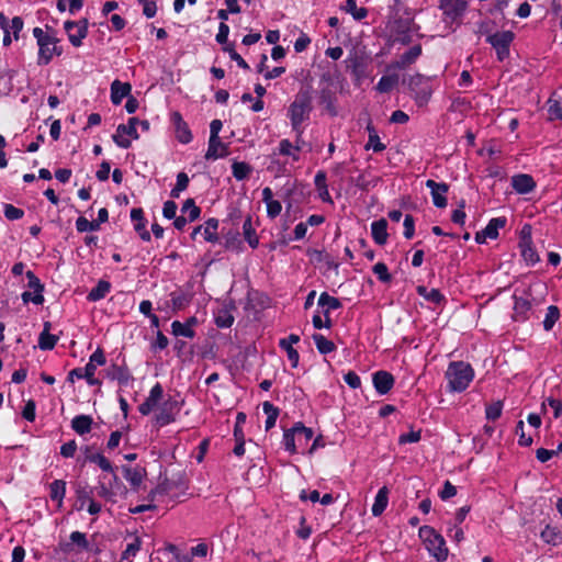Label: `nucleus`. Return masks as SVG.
<instances>
[{"instance_id":"obj_28","label":"nucleus","mask_w":562,"mask_h":562,"mask_svg":"<svg viewBox=\"0 0 562 562\" xmlns=\"http://www.w3.org/2000/svg\"><path fill=\"white\" fill-rule=\"evenodd\" d=\"M548 120L562 121V98L553 93L547 101Z\"/></svg>"},{"instance_id":"obj_12","label":"nucleus","mask_w":562,"mask_h":562,"mask_svg":"<svg viewBox=\"0 0 562 562\" xmlns=\"http://www.w3.org/2000/svg\"><path fill=\"white\" fill-rule=\"evenodd\" d=\"M423 54L420 44L413 45L405 53L401 54L396 60L391 64V68L397 70H405L414 65Z\"/></svg>"},{"instance_id":"obj_47","label":"nucleus","mask_w":562,"mask_h":562,"mask_svg":"<svg viewBox=\"0 0 562 562\" xmlns=\"http://www.w3.org/2000/svg\"><path fill=\"white\" fill-rule=\"evenodd\" d=\"M89 21L86 18H82L78 21L67 20L64 22V29L66 33H69V30L78 29V37L81 35H88Z\"/></svg>"},{"instance_id":"obj_23","label":"nucleus","mask_w":562,"mask_h":562,"mask_svg":"<svg viewBox=\"0 0 562 562\" xmlns=\"http://www.w3.org/2000/svg\"><path fill=\"white\" fill-rule=\"evenodd\" d=\"M318 102L321 105L324 106L326 112L331 117H335L338 115L336 92L333 91L330 88L325 87V88L321 89Z\"/></svg>"},{"instance_id":"obj_53","label":"nucleus","mask_w":562,"mask_h":562,"mask_svg":"<svg viewBox=\"0 0 562 562\" xmlns=\"http://www.w3.org/2000/svg\"><path fill=\"white\" fill-rule=\"evenodd\" d=\"M300 498L303 502L311 501L313 503L319 502L322 505H329L336 501V497H334V494H323L321 497V494H300Z\"/></svg>"},{"instance_id":"obj_50","label":"nucleus","mask_w":562,"mask_h":562,"mask_svg":"<svg viewBox=\"0 0 562 562\" xmlns=\"http://www.w3.org/2000/svg\"><path fill=\"white\" fill-rule=\"evenodd\" d=\"M171 333L176 337L182 336L186 338H193L195 336V331L192 328H189L188 325L181 323L179 321H173L171 324Z\"/></svg>"},{"instance_id":"obj_30","label":"nucleus","mask_w":562,"mask_h":562,"mask_svg":"<svg viewBox=\"0 0 562 562\" xmlns=\"http://www.w3.org/2000/svg\"><path fill=\"white\" fill-rule=\"evenodd\" d=\"M111 291V283L106 280H99L97 285L93 286L87 295L89 302H98L104 299Z\"/></svg>"},{"instance_id":"obj_2","label":"nucleus","mask_w":562,"mask_h":562,"mask_svg":"<svg viewBox=\"0 0 562 562\" xmlns=\"http://www.w3.org/2000/svg\"><path fill=\"white\" fill-rule=\"evenodd\" d=\"M311 88L301 89L289 105L288 117L293 131H299L303 123L310 120L313 110Z\"/></svg>"},{"instance_id":"obj_29","label":"nucleus","mask_w":562,"mask_h":562,"mask_svg":"<svg viewBox=\"0 0 562 562\" xmlns=\"http://www.w3.org/2000/svg\"><path fill=\"white\" fill-rule=\"evenodd\" d=\"M93 418L90 415H77L71 420V428L79 435L83 436L91 431Z\"/></svg>"},{"instance_id":"obj_11","label":"nucleus","mask_w":562,"mask_h":562,"mask_svg":"<svg viewBox=\"0 0 562 562\" xmlns=\"http://www.w3.org/2000/svg\"><path fill=\"white\" fill-rule=\"evenodd\" d=\"M426 188L430 190L432 203L438 209H445L448 204L447 193L449 191V184L446 182H437L432 179H428L425 183Z\"/></svg>"},{"instance_id":"obj_37","label":"nucleus","mask_w":562,"mask_h":562,"mask_svg":"<svg viewBox=\"0 0 562 562\" xmlns=\"http://www.w3.org/2000/svg\"><path fill=\"white\" fill-rule=\"evenodd\" d=\"M69 539L71 542L65 544L64 551H71L72 544H76L80 550L89 551L90 544H89L86 533L76 530L70 533Z\"/></svg>"},{"instance_id":"obj_40","label":"nucleus","mask_w":562,"mask_h":562,"mask_svg":"<svg viewBox=\"0 0 562 562\" xmlns=\"http://www.w3.org/2000/svg\"><path fill=\"white\" fill-rule=\"evenodd\" d=\"M541 540L551 546H558L561 541V531L557 527L547 525L540 532Z\"/></svg>"},{"instance_id":"obj_43","label":"nucleus","mask_w":562,"mask_h":562,"mask_svg":"<svg viewBox=\"0 0 562 562\" xmlns=\"http://www.w3.org/2000/svg\"><path fill=\"white\" fill-rule=\"evenodd\" d=\"M561 313L557 305H550L547 308V313L543 319V329L550 331L553 329L555 323L560 319Z\"/></svg>"},{"instance_id":"obj_64","label":"nucleus","mask_w":562,"mask_h":562,"mask_svg":"<svg viewBox=\"0 0 562 562\" xmlns=\"http://www.w3.org/2000/svg\"><path fill=\"white\" fill-rule=\"evenodd\" d=\"M22 417L26 419L27 422H34L36 417V404L33 400H29L23 409H22Z\"/></svg>"},{"instance_id":"obj_36","label":"nucleus","mask_w":562,"mask_h":562,"mask_svg":"<svg viewBox=\"0 0 562 562\" xmlns=\"http://www.w3.org/2000/svg\"><path fill=\"white\" fill-rule=\"evenodd\" d=\"M262 411L267 415V419L265 423L266 431L270 430L276 426L277 419L280 414L279 407L274 406L272 403L266 401L262 403Z\"/></svg>"},{"instance_id":"obj_48","label":"nucleus","mask_w":562,"mask_h":562,"mask_svg":"<svg viewBox=\"0 0 562 562\" xmlns=\"http://www.w3.org/2000/svg\"><path fill=\"white\" fill-rule=\"evenodd\" d=\"M182 213H188L189 222L196 221L201 215V209L195 204L193 199H187L182 206H181Z\"/></svg>"},{"instance_id":"obj_38","label":"nucleus","mask_w":562,"mask_h":562,"mask_svg":"<svg viewBox=\"0 0 562 562\" xmlns=\"http://www.w3.org/2000/svg\"><path fill=\"white\" fill-rule=\"evenodd\" d=\"M507 223L506 217H494L491 218L485 226L484 229H482L485 234V236H488L490 239H496L498 237V231L503 227H505Z\"/></svg>"},{"instance_id":"obj_19","label":"nucleus","mask_w":562,"mask_h":562,"mask_svg":"<svg viewBox=\"0 0 562 562\" xmlns=\"http://www.w3.org/2000/svg\"><path fill=\"white\" fill-rule=\"evenodd\" d=\"M171 122L176 128L177 139L181 144H189L192 140L193 136L189 128V125L183 120L181 113L178 111L172 112L171 113Z\"/></svg>"},{"instance_id":"obj_31","label":"nucleus","mask_w":562,"mask_h":562,"mask_svg":"<svg viewBox=\"0 0 562 562\" xmlns=\"http://www.w3.org/2000/svg\"><path fill=\"white\" fill-rule=\"evenodd\" d=\"M243 235L250 248L256 249L259 246V238L252 225L251 215H247L243 224Z\"/></svg>"},{"instance_id":"obj_6","label":"nucleus","mask_w":562,"mask_h":562,"mask_svg":"<svg viewBox=\"0 0 562 562\" xmlns=\"http://www.w3.org/2000/svg\"><path fill=\"white\" fill-rule=\"evenodd\" d=\"M407 86L419 106L428 103L431 98L432 90L428 83L427 77L422 74H415L408 78Z\"/></svg>"},{"instance_id":"obj_34","label":"nucleus","mask_w":562,"mask_h":562,"mask_svg":"<svg viewBox=\"0 0 562 562\" xmlns=\"http://www.w3.org/2000/svg\"><path fill=\"white\" fill-rule=\"evenodd\" d=\"M192 295L182 291L177 290L170 293V301L173 311L184 310L191 302Z\"/></svg>"},{"instance_id":"obj_16","label":"nucleus","mask_w":562,"mask_h":562,"mask_svg":"<svg viewBox=\"0 0 562 562\" xmlns=\"http://www.w3.org/2000/svg\"><path fill=\"white\" fill-rule=\"evenodd\" d=\"M164 389L162 385L157 382L149 391L148 397L138 406V412L143 416L149 415L158 403L162 400Z\"/></svg>"},{"instance_id":"obj_60","label":"nucleus","mask_w":562,"mask_h":562,"mask_svg":"<svg viewBox=\"0 0 562 562\" xmlns=\"http://www.w3.org/2000/svg\"><path fill=\"white\" fill-rule=\"evenodd\" d=\"M525 424L524 420H518L516 424L515 432L519 436L518 445L521 447H529L532 443V438L525 435Z\"/></svg>"},{"instance_id":"obj_41","label":"nucleus","mask_w":562,"mask_h":562,"mask_svg":"<svg viewBox=\"0 0 562 562\" xmlns=\"http://www.w3.org/2000/svg\"><path fill=\"white\" fill-rule=\"evenodd\" d=\"M312 339L321 355H328L336 350V345L322 334H313Z\"/></svg>"},{"instance_id":"obj_10","label":"nucleus","mask_w":562,"mask_h":562,"mask_svg":"<svg viewBox=\"0 0 562 562\" xmlns=\"http://www.w3.org/2000/svg\"><path fill=\"white\" fill-rule=\"evenodd\" d=\"M412 19H397L392 26L393 42L401 45H409L413 41L412 36Z\"/></svg>"},{"instance_id":"obj_15","label":"nucleus","mask_w":562,"mask_h":562,"mask_svg":"<svg viewBox=\"0 0 562 562\" xmlns=\"http://www.w3.org/2000/svg\"><path fill=\"white\" fill-rule=\"evenodd\" d=\"M220 222L217 218L211 217L207 221H205L204 224L196 226L193 232L191 233V238L195 239L196 234L202 233L204 239L207 243L215 244L220 240L217 229H218Z\"/></svg>"},{"instance_id":"obj_62","label":"nucleus","mask_w":562,"mask_h":562,"mask_svg":"<svg viewBox=\"0 0 562 562\" xmlns=\"http://www.w3.org/2000/svg\"><path fill=\"white\" fill-rule=\"evenodd\" d=\"M404 232L403 235L406 239H412L415 235V220L411 214H406L404 217Z\"/></svg>"},{"instance_id":"obj_1","label":"nucleus","mask_w":562,"mask_h":562,"mask_svg":"<svg viewBox=\"0 0 562 562\" xmlns=\"http://www.w3.org/2000/svg\"><path fill=\"white\" fill-rule=\"evenodd\" d=\"M474 369L464 361H451L445 376L448 381L447 390L453 393L465 391L474 379Z\"/></svg>"},{"instance_id":"obj_17","label":"nucleus","mask_w":562,"mask_h":562,"mask_svg":"<svg viewBox=\"0 0 562 562\" xmlns=\"http://www.w3.org/2000/svg\"><path fill=\"white\" fill-rule=\"evenodd\" d=\"M236 310L234 301L225 303L214 313V322L218 328H229L234 324L233 311Z\"/></svg>"},{"instance_id":"obj_52","label":"nucleus","mask_w":562,"mask_h":562,"mask_svg":"<svg viewBox=\"0 0 562 562\" xmlns=\"http://www.w3.org/2000/svg\"><path fill=\"white\" fill-rule=\"evenodd\" d=\"M389 494H376L371 512L374 517L383 514L389 504Z\"/></svg>"},{"instance_id":"obj_9","label":"nucleus","mask_w":562,"mask_h":562,"mask_svg":"<svg viewBox=\"0 0 562 562\" xmlns=\"http://www.w3.org/2000/svg\"><path fill=\"white\" fill-rule=\"evenodd\" d=\"M439 8L442 10L443 21L453 23L462 18L468 8V2L465 0H440Z\"/></svg>"},{"instance_id":"obj_21","label":"nucleus","mask_w":562,"mask_h":562,"mask_svg":"<svg viewBox=\"0 0 562 562\" xmlns=\"http://www.w3.org/2000/svg\"><path fill=\"white\" fill-rule=\"evenodd\" d=\"M520 255L527 266H535L540 261V257L532 244L531 236H521L519 241Z\"/></svg>"},{"instance_id":"obj_35","label":"nucleus","mask_w":562,"mask_h":562,"mask_svg":"<svg viewBox=\"0 0 562 562\" xmlns=\"http://www.w3.org/2000/svg\"><path fill=\"white\" fill-rule=\"evenodd\" d=\"M367 131L369 133V138L368 143L364 146V149H372L374 153L383 151L386 148V146L380 140L375 127L372 124H368Z\"/></svg>"},{"instance_id":"obj_57","label":"nucleus","mask_w":562,"mask_h":562,"mask_svg":"<svg viewBox=\"0 0 562 562\" xmlns=\"http://www.w3.org/2000/svg\"><path fill=\"white\" fill-rule=\"evenodd\" d=\"M502 411H503V402L496 401L486 406L485 416L488 420H496L501 417Z\"/></svg>"},{"instance_id":"obj_42","label":"nucleus","mask_w":562,"mask_h":562,"mask_svg":"<svg viewBox=\"0 0 562 562\" xmlns=\"http://www.w3.org/2000/svg\"><path fill=\"white\" fill-rule=\"evenodd\" d=\"M318 305L323 310H328V312L336 311L342 307V303L338 297L329 295L327 292H322L318 297Z\"/></svg>"},{"instance_id":"obj_18","label":"nucleus","mask_w":562,"mask_h":562,"mask_svg":"<svg viewBox=\"0 0 562 562\" xmlns=\"http://www.w3.org/2000/svg\"><path fill=\"white\" fill-rule=\"evenodd\" d=\"M105 372L109 379L116 380L121 386H127L133 381V375L124 361L122 364L112 363Z\"/></svg>"},{"instance_id":"obj_39","label":"nucleus","mask_w":562,"mask_h":562,"mask_svg":"<svg viewBox=\"0 0 562 562\" xmlns=\"http://www.w3.org/2000/svg\"><path fill=\"white\" fill-rule=\"evenodd\" d=\"M340 10L351 14L356 21H361L368 16V9L363 7L358 8L356 0H346Z\"/></svg>"},{"instance_id":"obj_24","label":"nucleus","mask_w":562,"mask_h":562,"mask_svg":"<svg viewBox=\"0 0 562 562\" xmlns=\"http://www.w3.org/2000/svg\"><path fill=\"white\" fill-rule=\"evenodd\" d=\"M132 86L128 82H122L119 79H115L111 83V94L110 99L114 105H119L122 103L124 98H128L131 95Z\"/></svg>"},{"instance_id":"obj_54","label":"nucleus","mask_w":562,"mask_h":562,"mask_svg":"<svg viewBox=\"0 0 562 562\" xmlns=\"http://www.w3.org/2000/svg\"><path fill=\"white\" fill-rule=\"evenodd\" d=\"M279 347L286 352L291 367L296 368L300 361L299 351L293 346L285 344V340H279Z\"/></svg>"},{"instance_id":"obj_26","label":"nucleus","mask_w":562,"mask_h":562,"mask_svg":"<svg viewBox=\"0 0 562 562\" xmlns=\"http://www.w3.org/2000/svg\"><path fill=\"white\" fill-rule=\"evenodd\" d=\"M228 154V146L224 144L220 137H215L214 142L212 138H209V146L205 154L206 160H216L218 158H224Z\"/></svg>"},{"instance_id":"obj_44","label":"nucleus","mask_w":562,"mask_h":562,"mask_svg":"<svg viewBox=\"0 0 562 562\" xmlns=\"http://www.w3.org/2000/svg\"><path fill=\"white\" fill-rule=\"evenodd\" d=\"M123 476L133 487H138L143 481V472L139 468L123 467Z\"/></svg>"},{"instance_id":"obj_63","label":"nucleus","mask_w":562,"mask_h":562,"mask_svg":"<svg viewBox=\"0 0 562 562\" xmlns=\"http://www.w3.org/2000/svg\"><path fill=\"white\" fill-rule=\"evenodd\" d=\"M4 216L9 221H16L24 216V211L12 204H4Z\"/></svg>"},{"instance_id":"obj_22","label":"nucleus","mask_w":562,"mask_h":562,"mask_svg":"<svg viewBox=\"0 0 562 562\" xmlns=\"http://www.w3.org/2000/svg\"><path fill=\"white\" fill-rule=\"evenodd\" d=\"M536 181L528 173H518L512 177V187L518 194H528L536 188Z\"/></svg>"},{"instance_id":"obj_3","label":"nucleus","mask_w":562,"mask_h":562,"mask_svg":"<svg viewBox=\"0 0 562 562\" xmlns=\"http://www.w3.org/2000/svg\"><path fill=\"white\" fill-rule=\"evenodd\" d=\"M418 536L423 540L427 551L438 562H443L448 558V548L446 540L430 526H422L418 530Z\"/></svg>"},{"instance_id":"obj_8","label":"nucleus","mask_w":562,"mask_h":562,"mask_svg":"<svg viewBox=\"0 0 562 562\" xmlns=\"http://www.w3.org/2000/svg\"><path fill=\"white\" fill-rule=\"evenodd\" d=\"M139 122L138 117H130L127 124H120L116 128V133L112 135L113 142L121 148L127 149L131 147L132 142L123 137V135H127L133 139H138L139 134L136 130L137 123Z\"/></svg>"},{"instance_id":"obj_49","label":"nucleus","mask_w":562,"mask_h":562,"mask_svg":"<svg viewBox=\"0 0 562 562\" xmlns=\"http://www.w3.org/2000/svg\"><path fill=\"white\" fill-rule=\"evenodd\" d=\"M295 430L297 431V442L301 446H306L314 436L312 428L305 427L303 423H295Z\"/></svg>"},{"instance_id":"obj_61","label":"nucleus","mask_w":562,"mask_h":562,"mask_svg":"<svg viewBox=\"0 0 562 562\" xmlns=\"http://www.w3.org/2000/svg\"><path fill=\"white\" fill-rule=\"evenodd\" d=\"M97 368L92 367V363H87L83 368V379L91 386L101 385V381L94 376Z\"/></svg>"},{"instance_id":"obj_5","label":"nucleus","mask_w":562,"mask_h":562,"mask_svg":"<svg viewBox=\"0 0 562 562\" xmlns=\"http://www.w3.org/2000/svg\"><path fill=\"white\" fill-rule=\"evenodd\" d=\"M514 40L513 31H501L488 34L485 41L495 49L497 60L504 61L510 55V45Z\"/></svg>"},{"instance_id":"obj_14","label":"nucleus","mask_w":562,"mask_h":562,"mask_svg":"<svg viewBox=\"0 0 562 562\" xmlns=\"http://www.w3.org/2000/svg\"><path fill=\"white\" fill-rule=\"evenodd\" d=\"M372 383L378 394L385 395L393 389L395 378L389 371L379 370L372 374Z\"/></svg>"},{"instance_id":"obj_27","label":"nucleus","mask_w":562,"mask_h":562,"mask_svg":"<svg viewBox=\"0 0 562 562\" xmlns=\"http://www.w3.org/2000/svg\"><path fill=\"white\" fill-rule=\"evenodd\" d=\"M371 236L375 244L382 246L387 241V222L380 218L371 223Z\"/></svg>"},{"instance_id":"obj_58","label":"nucleus","mask_w":562,"mask_h":562,"mask_svg":"<svg viewBox=\"0 0 562 562\" xmlns=\"http://www.w3.org/2000/svg\"><path fill=\"white\" fill-rule=\"evenodd\" d=\"M142 548V539L138 536L134 537L133 542L128 543L126 549L122 552V560H127L130 557H135Z\"/></svg>"},{"instance_id":"obj_20","label":"nucleus","mask_w":562,"mask_h":562,"mask_svg":"<svg viewBox=\"0 0 562 562\" xmlns=\"http://www.w3.org/2000/svg\"><path fill=\"white\" fill-rule=\"evenodd\" d=\"M131 220L134 222V229L143 241H150L151 235L147 231V220L142 207H134L131 211Z\"/></svg>"},{"instance_id":"obj_55","label":"nucleus","mask_w":562,"mask_h":562,"mask_svg":"<svg viewBox=\"0 0 562 562\" xmlns=\"http://www.w3.org/2000/svg\"><path fill=\"white\" fill-rule=\"evenodd\" d=\"M396 83V76H382L378 81L375 89L381 93H386L390 92Z\"/></svg>"},{"instance_id":"obj_4","label":"nucleus","mask_w":562,"mask_h":562,"mask_svg":"<svg viewBox=\"0 0 562 562\" xmlns=\"http://www.w3.org/2000/svg\"><path fill=\"white\" fill-rule=\"evenodd\" d=\"M45 27L46 31L38 26L34 27L32 31L38 47L36 61L38 66H47L52 63V47L56 36V30L49 25H45Z\"/></svg>"},{"instance_id":"obj_51","label":"nucleus","mask_w":562,"mask_h":562,"mask_svg":"<svg viewBox=\"0 0 562 562\" xmlns=\"http://www.w3.org/2000/svg\"><path fill=\"white\" fill-rule=\"evenodd\" d=\"M278 150L280 155L289 156L292 158L293 161L300 160L299 151L294 150L293 144L288 138H283L280 140Z\"/></svg>"},{"instance_id":"obj_7","label":"nucleus","mask_w":562,"mask_h":562,"mask_svg":"<svg viewBox=\"0 0 562 562\" xmlns=\"http://www.w3.org/2000/svg\"><path fill=\"white\" fill-rule=\"evenodd\" d=\"M182 403L172 396L165 400L158 413L155 415V422L159 427L167 426L176 420V416L180 413Z\"/></svg>"},{"instance_id":"obj_46","label":"nucleus","mask_w":562,"mask_h":562,"mask_svg":"<svg viewBox=\"0 0 562 562\" xmlns=\"http://www.w3.org/2000/svg\"><path fill=\"white\" fill-rule=\"evenodd\" d=\"M297 441V431L295 430V424L290 429H284L282 445L284 449L291 453L296 452L295 442Z\"/></svg>"},{"instance_id":"obj_56","label":"nucleus","mask_w":562,"mask_h":562,"mask_svg":"<svg viewBox=\"0 0 562 562\" xmlns=\"http://www.w3.org/2000/svg\"><path fill=\"white\" fill-rule=\"evenodd\" d=\"M25 277L27 279V286L34 292L43 294L45 286L40 278L32 270H27Z\"/></svg>"},{"instance_id":"obj_33","label":"nucleus","mask_w":562,"mask_h":562,"mask_svg":"<svg viewBox=\"0 0 562 562\" xmlns=\"http://www.w3.org/2000/svg\"><path fill=\"white\" fill-rule=\"evenodd\" d=\"M418 295L423 296L426 301L431 302L434 304L440 305L441 303H446L445 295L438 289L428 290L425 285H418L416 288Z\"/></svg>"},{"instance_id":"obj_32","label":"nucleus","mask_w":562,"mask_h":562,"mask_svg":"<svg viewBox=\"0 0 562 562\" xmlns=\"http://www.w3.org/2000/svg\"><path fill=\"white\" fill-rule=\"evenodd\" d=\"M49 328H50V323L46 322L44 324L43 331L40 334L38 347L42 350H52V349H54L56 344H57V341H58V337L57 336H55L53 334H49Z\"/></svg>"},{"instance_id":"obj_25","label":"nucleus","mask_w":562,"mask_h":562,"mask_svg":"<svg viewBox=\"0 0 562 562\" xmlns=\"http://www.w3.org/2000/svg\"><path fill=\"white\" fill-rule=\"evenodd\" d=\"M85 459L90 463L98 464L102 471L106 472L108 474L115 476L110 460L106 459L102 453L94 452L92 447L85 448Z\"/></svg>"},{"instance_id":"obj_45","label":"nucleus","mask_w":562,"mask_h":562,"mask_svg":"<svg viewBox=\"0 0 562 562\" xmlns=\"http://www.w3.org/2000/svg\"><path fill=\"white\" fill-rule=\"evenodd\" d=\"M251 171V166L245 161H234L232 165L233 177L238 181L247 179Z\"/></svg>"},{"instance_id":"obj_59","label":"nucleus","mask_w":562,"mask_h":562,"mask_svg":"<svg viewBox=\"0 0 562 562\" xmlns=\"http://www.w3.org/2000/svg\"><path fill=\"white\" fill-rule=\"evenodd\" d=\"M372 270L381 282L387 283L392 280V276L389 272L387 266L384 262L375 263Z\"/></svg>"},{"instance_id":"obj_13","label":"nucleus","mask_w":562,"mask_h":562,"mask_svg":"<svg viewBox=\"0 0 562 562\" xmlns=\"http://www.w3.org/2000/svg\"><path fill=\"white\" fill-rule=\"evenodd\" d=\"M527 296H519L516 293L513 294L514 307H513V321L518 323H525L529 319V313L532 304Z\"/></svg>"}]
</instances>
